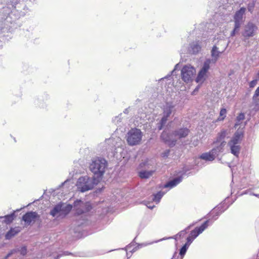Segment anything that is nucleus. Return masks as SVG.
Returning <instances> with one entry per match:
<instances>
[{
  "mask_svg": "<svg viewBox=\"0 0 259 259\" xmlns=\"http://www.w3.org/2000/svg\"><path fill=\"white\" fill-rule=\"evenodd\" d=\"M190 132V130L187 127H181L173 130L171 135L179 140L186 138Z\"/></svg>",
  "mask_w": 259,
  "mask_h": 259,
  "instance_id": "14",
  "label": "nucleus"
},
{
  "mask_svg": "<svg viewBox=\"0 0 259 259\" xmlns=\"http://www.w3.org/2000/svg\"><path fill=\"white\" fill-rule=\"evenodd\" d=\"M69 181V180L68 179H67L66 181H65L64 182L62 183L61 185L60 186V187H62L63 186H64L67 182Z\"/></svg>",
  "mask_w": 259,
  "mask_h": 259,
  "instance_id": "52",
  "label": "nucleus"
},
{
  "mask_svg": "<svg viewBox=\"0 0 259 259\" xmlns=\"http://www.w3.org/2000/svg\"><path fill=\"white\" fill-rule=\"evenodd\" d=\"M167 119H168L165 117H162L159 122L157 124V127L159 131L161 130L163 128L166 123Z\"/></svg>",
  "mask_w": 259,
  "mask_h": 259,
  "instance_id": "35",
  "label": "nucleus"
},
{
  "mask_svg": "<svg viewBox=\"0 0 259 259\" xmlns=\"http://www.w3.org/2000/svg\"><path fill=\"white\" fill-rule=\"evenodd\" d=\"M182 181V176H178L168 181L164 185L163 188L171 189L177 186Z\"/></svg>",
  "mask_w": 259,
  "mask_h": 259,
  "instance_id": "22",
  "label": "nucleus"
},
{
  "mask_svg": "<svg viewBox=\"0 0 259 259\" xmlns=\"http://www.w3.org/2000/svg\"><path fill=\"white\" fill-rule=\"evenodd\" d=\"M175 107L172 102H166L163 108V116L168 119L172 112L175 111Z\"/></svg>",
  "mask_w": 259,
  "mask_h": 259,
  "instance_id": "18",
  "label": "nucleus"
},
{
  "mask_svg": "<svg viewBox=\"0 0 259 259\" xmlns=\"http://www.w3.org/2000/svg\"><path fill=\"white\" fill-rule=\"evenodd\" d=\"M128 256H128V258H130V257H131V256H132V255H130V254H128Z\"/></svg>",
  "mask_w": 259,
  "mask_h": 259,
  "instance_id": "61",
  "label": "nucleus"
},
{
  "mask_svg": "<svg viewBox=\"0 0 259 259\" xmlns=\"http://www.w3.org/2000/svg\"><path fill=\"white\" fill-rule=\"evenodd\" d=\"M258 79H259V77L258 76V77H256L255 79H254L252 81H251L249 83V87L250 88H254L255 86V85L256 84Z\"/></svg>",
  "mask_w": 259,
  "mask_h": 259,
  "instance_id": "43",
  "label": "nucleus"
},
{
  "mask_svg": "<svg viewBox=\"0 0 259 259\" xmlns=\"http://www.w3.org/2000/svg\"><path fill=\"white\" fill-rule=\"evenodd\" d=\"M226 142L225 141H222L220 144L212 148L210 151L215 157L218 156L220 153H222L224 150V147Z\"/></svg>",
  "mask_w": 259,
  "mask_h": 259,
  "instance_id": "24",
  "label": "nucleus"
},
{
  "mask_svg": "<svg viewBox=\"0 0 259 259\" xmlns=\"http://www.w3.org/2000/svg\"><path fill=\"white\" fill-rule=\"evenodd\" d=\"M128 253L127 252H126L127 256H128Z\"/></svg>",
  "mask_w": 259,
  "mask_h": 259,
  "instance_id": "62",
  "label": "nucleus"
},
{
  "mask_svg": "<svg viewBox=\"0 0 259 259\" xmlns=\"http://www.w3.org/2000/svg\"><path fill=\"white\" fill-rule=\"evenodd\" d=\"M128 256H128V258H130V257H131V256H132V255H130V254H128Z\"/></svg>",
  "mask_w": 259,
  "mask_h": 259,
  "instance_id": "58",
  "label": "nucleus"
},
{
  "mask_svg": "<svg viewBox=\"0 0 259 259\" xmlns=\"http://www.w3.org/2000/svg\"><path fill=\"white\" fill-rule=\"evenodd\" d=\"M145 204L146 206L150 209H152L154 207H155V205H153L150 202H145Z\"/></svg>",
  "mask_w": 259,
  "mask_h": 259,
  "instance_id": "48",
  "label": "nucleus"
},
{
  "mask_svg": "<svg viewBox=\"0 0 259 259\" xmlns=\"http://www.w3.org/2000/svg\"><path fill=\"white\" fill-rule=\"evenodd\" d=\"M209 220L205 221L199 227H196L191 231L189 235L195 239L199 234L202 233L208 226Z\"/></svg>",
  "mask_w": 259,
  "mask_h": 259,
  "instance_id": "15",
  "label": "nucleus"
},
{
  "mask_svg": "<svg viewBox=\"0 0 259 259\" xmlns=\"http://www.w3.org/2000/svg\"><path fill=\"white\" fill-rule=\"evenodd\" d=\"M88 223V218L87 216L82 214H77L73 225L78 227H83Z\"/></svg>",
  "mask_w": 259,
  "mask_h": 259,
  "instance_id": "21",
  "label": "nucleus"
},
{
  "mask_svg": "<svg viewBox=\"0 0 259 259\" xmlns=\"http://www.w3.org/2000/svg\"><path fill=\"white\" fill-rule=\"evenodd\" d=\"M178 237H179V236H175V235L172 237H169L168 238H163V239H161L160 240H166L167 239H175V240H177Z\"/></svg>",
  "mask_w": 259,
  "mask_h": 259,
  "instance_id": "51",
  "label": "nucleus"
},
{
  "mask_svg": "<svg viewBox=\"0 0 259 259\" xmlns=\"http://www.w3.org/2000/svg\"><path fill=\"white\" fill-rule=\"evenodd\" d=\"M128 256H128V258H130V257H131V256H132V255H130V254H128Z\"/></svg>",
  "mask_w": 259,
  "mask_h": 259,
  "instance_id": "60",
  "label": "nucleus"
},
{
  "mask_svg": "<svg viewBox=\"0 0 259 259\" xmlns=\"http://www.w3.org/2000/svg\"><path fill=\"white\" fill-rule=\"evenodd\" d=\"M128 256H128V258H130V257H131V256H132V255H130V254H128Z\"/></svg>",
  "mask_w": 259,
  "mask_h": 259,
  "instance_id": "59",
  "label": "nucleus"
},
{
  "mask_svg": "<svg viewBox=\"0 0 259 259\" xmlns=\"http://www.w3.org/2000/svg\"><path fill=\"white\" fill-rule=\"evenodd\" d=\"M234 28L237 29L238 30H240V27L243 21H238V20H234Z\"/></svg>",
  "mask_w": 259,
  "mask_h": 259,
  "instance_id": "40",
  "label": "nucleus"
},
{
  "mask_svg": "<svg viewBox=\"0 0 259 259\" xmlns=\"http://www.w3.org/2000/svg\"><path fill=\"white\" fill-rule=\"evenodd\" d=\"M257 30V26L253 22L249 21L245 25L244 30L242 32V35L245 39H248L255 35Z\"/></svg>",
  "mask_w": 259,
  "mask_h": 259,
  "instance_id": "12",
  "label": "nucleus"
},
{
  "mask_svg": "<svg viewBox=\"0 0 259 259\" xmlns=\"http://www.w3.org/2000/svg\"><path fill=\"white\" fill-rule=\"evenodd\" d=\"M244 136L243 129H238L234 134L232 138L228 143L239 145Z\"/></svg>",
  "mask_w": 259,
  "mask_h": 259,
  "instance_id": "16",
  "label": "nucleus"
},
{
  "mask_svg": "<svg viewBox=\"0 0 259 259\" xmlns=\"http://www.w3.org/2000/svg\"><path fill=\"white\" fill-rule=\"evenodd\" d=\"M95 178H91L89 176L80 177L77 182V187L81 192H85L92 190L95 185H97L95 182Z\"/></svg>",
  "mask_w": 259,
  "mask_h": 259,
  "instance_id": "4",
  "label": "nucleus"
},
{
  "mask_svg": "<svg viewBox=\"0 0 259 259\" xmlns=\"http://www.w3.org/2000/svg\"><path fill=\"white\" fill-rule=\"evenodd\" d=\"M121 113L119 114L118 116H116L114 117V119H113V122H114L115 124L118 123L119 122L121 121Z\"/></svg>",
  "mask_w": 259,
  "mask_h": 259,
  "instance_id": "46",
  "label": "nucleus"
},
{
  "mask_svg": "<svg viewBox=\"0 0 259 259\" xmlns=\"http://www.w3.org/2000/svg\"><path fill=\"white\" fill-rule=\"evenodd\" d=\"M76 209L77 214H82L91 210L92 206L89 201L84 202L80 199H77L73 202L72 205Z\"/></svg>",
  "mask_w": 259,
  "mask_h": 259,
  "instance_id": "7",
  "label": "nucleus"
},
{
  "mask_svg": "<svg viewBox=\"0 0 259 259\" xmlns=\"http://www.w3.org/2000/svg\"><path fill=\"white\" fill-rule=\"evenodd\" d=\"M6 6L0 9V33L8 30L7 22H8V16L12 12V10L15 8L16 5L14 0H4ZM3 47V42L0 41V49Z\"/></svg>",
  "mask_w": 259,
  "mask_h": 259,
  "instance_id": "2",
  "label": "nucleus"
},
{
  "mask_svg": "<svg viewBox=\"0 0 259 259\" xmlns=\"http://www.w3.org/2000/svg\"><path fill=\"white\" fill-rule=\"evenodd\" d=\"M27 253L26 246L18 247L12 249L4 257L0 259H22Z\"/></svg>",
  "mask_w": 259,
  "mask_h": 259,
  "instance_id": "6",
  "label": "nucleus"
},
{
  "mask_svg": "<svg viewBox=\"0 0 259 259\" xmlns=\"http://www.w3.org/2000/svg\"><path fill=\"white\" fill-rule=\"evenodd\" d=\"M195 239L189 235L186 238V242L184 244L187 246L189 247L190 244L192 243Z\"/></svg>",
  "mask_w": 259,
  "mask_h": 259,
  "instance_id": "41",
  "label": "nucleus"
},
{
  "mask_svg": "<svg viewBox=\"0 0 259 259\" xmlns=\"http://www.w3.org/2000/svg\"><path fill=\"white\" fill-rule=\"evenodd\" d=\"M227 110L225 108H221L220 112V117L217 119V121H223L226 117Z\"/></svg>",
  "mask_w": 259,
  "mask_h": 259,
  "instance_id": "36",
  "label": "nucleus"
},
{
  "mask_svg": "<svg viewBox=\"0 0 259 259\" xmlns=\"http://www.w3.org/2000/svg\"><path fill=\"white\" fill-rule=\"evenodd\" d=\"M239 31L237 30V29H233V30L231 31V36H234L235 35V34L238 33Z\"/></svg>",
  "mask_w": 259,
  "mask_h": 259,
  "instance_id": "49",
  "label": "nucleus"
},
{
  "mask_svg": "<svg viewBox=\"0 0 259 259\" xmlns=\"http://www.w3.org/2000/svg\"><path fill=\"white\" fill-rule=\"evenodd\" d=\"M128 108H126L124 110L123 113L125 114H128Z\"/></svg>",
  "mask_w": 259,
  "mask_h": 259,
  "instance_id": "55",
  "label": "nucleus"
},
{
  "mask_svg": "<svg viewBox=\"0 0 259 259\" xmlns=\"http://www.w3.org/2000/svg\"><path fill=\"white\" fill-rule=\"evenodd\" d=\"M245 118V115L243 113H240L238 114V115L236 117V120L238 122H240L241 120H243Z\"/></svg>",
  "mask_w": 259,
  "mask_h": 259,
  "instance_id": "45",
  "label": "nucleus"
},
{
  "mask_svg": "<svg viewBox=\"0 0 259 259\" xmlns=\"http://www.w3.org/2000/svg\"><path fill=\"white\" fill-rule=\"evenodd\" d=\"M239 31L237 30V29H233V30L231 31V36H234L235 35V34L238 33Z\"/></svg>",
  "mask_w": 259,
  "mask_h": 259,
  "instance_id": "50",
  "label": "nucleus"
},
{
  "mask_svg": "<svg viewBox=\"0 0 259 259\" xmlns=\"http://www.w3.org/2000/svg\"><path fill=\"white\" fill-rule=\"evenodd\" d=\"M189 247L187 245L184 244L179 250V256H178L175 259H183L184 256L185 255L187 250L188 249Z\"/></svg>",
  "mask_w": 259,
  "mask_h": 259,
  "instance_id": "34",
  "label": "nucleus"
},
{
  "mask_svg": "<svg viewBox=\"0 0 259 259\" xmlns=\"http://www.w3.org/2000/svg\"><path fill=\"white\" fill-rule=\"evenodd\" d=\"M190 170V169L187 168L186 166H184L182 169L178 172V176H182V179H183V177L185 176L188 175L187 174L188 171Z\"/></svg>",
  "mask_w": 259,
  "mask_h": 259,
  "instance_id": "39",
  "label": "nucleus"
},
{
  "mask_svg": "<svg viewBox=\"0 0 259 259\" xmlns=\"http://www.w3.org/2000/svg\"><path fill=\"white\" fill-rule=\"evenodd\" d=\"M164 194L165 192L159 191L156 193L153 194L152 195L153 198L152 199L153 201L156 202V204H157L160 202V200Z\"/></svg>",
  "mask_w": 259,
  "mask_h": 259,
  "instance_id": "32",
  "label": "nucleus"
},
{
  "mask_svg": "<svg viewBox=\"0 0 259 259\" xmlns=\"http://www.w3.org/2000/svg\"><path fill=\"white\" fill-rule=\"evenodd\" d=\"M228 135V131L226 129H222L220 133H219L217 135L216 140L214 142V144L217 143H221L222 141H224L225 138Z\"/></svg>",
  "mask_w": 259,
  "mask_h": 259,
  "instance_id": "28",
  "label": "nucleus"
},
{
  "mask_svg": "<svg viewBox=\"0 0 259 259\" xmlns=\"http://www.w3.org/2000/svg\"><path fill=\"white\" fill-rule=\"evenodd\" d=\"M170 150L166 149L161 154V156L163 158H167L169 155Z\"/></svg>",
  "mask_w": 259,
  "mask_h": 259,
  "instance_id": "44",
  "label": "nucleus"
},
{
  "mask_svg": "<svg viewBox=\"0 0 259 259\" xmlns=\"http://www.w3.org/2000/svg\"><path fill=\"white\" fill-rule=\"evenodd\" d=\"M160 138L170 148L174 147L177 143V140L171 139L170 134L164 131L161 133Z\"/></svg>",
  "mask_w": 259,
  "mask_h": 259,
  "instance_id": "17",
  "label": "nucleus"
},
{
  "mask_svg": "<svg viewBox=\"0 0 259 259\" xmlns=\"http://www.w3.org/2000/svg\"><path fill=\"white\" fill-rule=\"evenodd\" d=\"M222 53V52H220L219 51V48L217 47L216 45H214L212 47V49L211 50V56L215 61L218 60V58H219L220 55Z\"/></svg>",
  "mask_w": 259,
  "mask_h": 259,
  "instance_id": "30",
  "label": "nucleus"
},
{
  "mask_svg": "<svg viewBox=\"0 0 259 259\" xmlns=\"http://www.w3.org/2000/svg\"><path fill=\"white\" fill-rule=\"evenodd\" d=\"M142 136V132L140 129L137 128H132L127 133V143L130 146L137 145L140 143Z\"/></svg>",
  "mask_w": 259,
  "mask_h": 259,
  "instance_id": "5",
  "label": "nucleus"
},
{
  "mask_svg": "<svg viewBox=\"0 0 259 259\" xmlns=\"http://www.w3.org/2000/svg\"><path fill=\"white\" fill-rule=\"evenodd\" d=\"M49 99V95L44 94L42 95L39 96L37 99L34 100V104L40 108H44L47 106V102Z\"/></svg>",
  "mask_w": 259,
  "mask_h": 259,
  "instance_id": "20",
  "label": "nucleus"
},
{
  "mask_svg": "<svg viewBox=\"0 0 259 259\" xmlns=\"http://www.w3.org/2000/svg\"><path fill=\"white\" fill-rule=\"evenodd\" d=\"M21 209V208L17 209L16 210H13L10 214H7L4 216H1L0 217V219H4L2 221L3 223L7 225H10L16 218L17 215L16 214V212L19 211Z\"/></svg>",
  "mask_w": 259,
  "mask_h": 259,
  "instance_id": "19",
  "label": "nucleus"
},
{
  "mask_svg": "<svg viewBox=\"0 0 259 259\" xmlns=\"http://www.w3.org/2000/svg\"><path fill=\"white\" fill-rule=\"evenodd\" d=\"M246 11L245 7H241L237 10L234 15V20L243 21V15Z\"/></svg>",
  "mask_w": 259,
  "mask_h": 259,
  "instance_id": "26",
  "label": "nucleus"
},
{
  "mask_svg": "<svg viewBox=\"0 0 259 259\" xmlns=\"http://www.w3.org/2000/svg\"><path fill=\"white\" fill-rule=\"evenodd\" d=\"M72 208V204H67L64 205L63 202H60L51 209L49 214L54 218H64L69 213Z\"/></svg>",
  "mask_w": 259,
  "mask_h": 259,
  "instance_id": "3",
  "label": "nucleus"
},
{
  "mask_svg": "<svg viewBox=\"0 0 259 259\" xmlns=\"http://www.w3.org/2000/svg\"><path fill=\"white\" fill-rule=\"evenodd\" d=\"M230 147L231 153L235 156L238 157L241 147L240 145L228 143Z\"/></svg>",
  "mask_w": 259,
  "mask_h": 259,
  "instance_id": "25",
  "label": "nucleus"
},
{
  "mask_svg": "<svg viewBox=\"0 0 259 259\" xmlns=\"http://www.w3.org/2000/svg\"><path fill=\"white\" fill-rule=\"evenodd\" d=\"M253 195L257 197H259V194H253Z\"/></svg>",
  "mask_w": 259,
  "mask_h": 259,
  "instance_id": "57",
  "label": "nucleus"
},
{
  "mask_svg": "<svg viewBox=\"0 0 259 259\" xmlns=\"http://www.w3.org/2000/svg\"><path fill=\"white\" fill-rule=\"evenodd\" d=\"M259 96V86L256 89L254 94L253 96L252 99L255 100L257 97Z\"/></svg>",
  "mask_w": 259,
  "mask_h": 259,
  "instance_id": "47",
  "label": "nucleus"
},
{
  "mask_svg": "<svg viewBox=\"0 0 259 259\" xmlns=\"http://www.w3.org/2000/svg\"><path fill=\"white\" fill-rule=\"evenodd\" d=\"M195 223H193L189 225L184 230L179 232L175 236H179V238H183L188 233V231L195 225Z\"/></svg>",
  "mask_w": 259,
  "mask_h": 259,
  "instance_id": "33",
  "label": "nucleus"
},
{
  "mask_svg": "<svg viewBox=\"0 0 259 259\" xmlns=\"http://www.w3.org/2000/svg\"><path fill=\"white\" fill-rule=\"evenodd\" d=\"M196 70L194 67L185 65L181 69V76L182 80L189 83L192 80V78L195 74Z\"/></svg>",
  "mask_w": 259,
  "mask_h": 259,
  "instance_id": "9",
  "label": "nucleus"
},
{
  "mask_svg": "<svg viewBox=\"0 0 259 259\" xmlns=\"http://www.w3.org/2000/svg\"><path fill=\"white\" fill-rule=\"evenodd\" d=\"M20 227H11L10 230L6 233L5 238L6 240H10L13 237L17 235L21 231Z\"/></svg>",
  "mask_w": 259,
  "mask_h": 259,
  "instance_id": "23",
  "label": "nucleus"
},
{
  "mask_svg": "<svg viewBox=\"0 0 259 259\" xmlns=\"http://www.w3.org/2000/svg\"><path fill=\"white\" fill-rule=\"evenodd\" d=\"M155 170H142L139 172V176L141 179H147L150 178L153 173Z\"/></svg>",
  "mask_w": 259,
  "mask_h": 259,
  "instance_id": "31",
  "label": "nucleus"
},
{
  "mask_svg": "<svg viewBox=\"0 0 259 259\" xmlns=\"http://www.w3.org/2000/svg\"><path fill=\"white\" fill-rule=\"evenodd\" d=\"M199 158L202 160H204L206 161H213L215 157L212 154V153L209 151L207 152H204L202 153L199 157Z\"/></svg>",
  "mask_w": 259,
  "mask_h": 259,
  "instance_id": "27",
  "label": "nucleus"
},
{
  "mask_svg": "<svg viewBox=\"0 0 259 259\" xmlns=\"http://www.w3.org/2000/svg\"><path fill=\"white\" fill-rule=\"evenodd\" d=\"M256 0H252L251 2L248 3L247 5V10L251 13H252L255 7Z\"/></svg>",
  "mask_w": 259,
  "mask_h": 259,
  "instance_id": "38",
  "label": "nucleus"
},
{
  "mask_svg": "<svg viewBox=\"0 0 259 259\" xmlns=\"http://www.w3.org/2000/svg\"><path fill=\"white\" fill-rule=\"evenodd\" d=\"M40 219V215L36 211H28L25 213L22 217V221L24 222L26 226H30Z\"/></svg>",
  "mask_w": 259,
  "mask_h": 259,
  "instance_id": "10",
  "label": "nucleus"
},
{
  "mask_svg": "<svg viewBox=\"0 0 259 259\" xmlns=\"http://www.w3.org/2000/svg\"><path fill=\"white\" fill-rule=\"evenodd\" d=\"M228 198L227 197L225 200L220 203L219 205L214 207L210 212L208 214L212 215V219L217 220L219 217L226 210L229 206L234 202V201L229 204L226 202V199Z\"/></svg>",
  "mask_w": 259,
  "mask_h": 259,
  "instance_id": "8",
  "label": "nucleus"
},
{
  "mask_svg": "<svg viewBox=\"0 0 259 259\" xmlns=\"http://www.w3.org/2000/svg\"><path fill=\"white\" fill-rule=\"evenodd\" d=\"M210 62L209 59H207L204 62L202 68L198 72L195 79V81L197 83L202 84L206 80V73L210 68Z\"/></svg>",
  "mask_w": 259,
  "mask_h": 259,
  "instance_id": "11",
  "label": "nucleus"
},
{
  "mask_svg": "<svg viewBox=\"0 0 259 259\" xmlns=\"http://www.w3.org/2000/svg\"><path fill=\"white\" fill-rule=\"evenodd\" d=\"M201 42L199 40L194 41L189 44V47L187 48L183 47L181 50V54H185L187 52L190 54L196 55L197 54L201 49Z\"/></svg>",
  "mask_w": 259,
  "mask_h": 259,
  "instance_id": "13",
  "label": "nucleus"
},
{
  "mask_svg": "<svg viewBox=\"0 0 259 259\" xmlns=\"http://www.w3.org/2000/svg\"><path fill=\"white\" fill-rule=\"evenodd\" d=\"M180 67H181V65H180V63H178V64H177L175 65V67H174V69H173V70L170 72V75H167V76H166L165 77H166V78H167V77H168V76H170V75H174V72H175L176 70H178L180 69Z\"/></svg>",
  "mask_w": 259,
  "mask_h": 259,
  "instance_id": "42",
  "label": "nucleus"
},
{
  "mask_svg": "<svg viewBox=\"0 0 259 259\" xmlns=\"http://www.w3.org/2000/svg\"><path fill=\"white\" fill-rule=\"evenodd\" d=\"M199 88H200V85H198L196 87V88L195 89V90H194V92H197V91L199 90Z\"/></svg>",
  "mask_w": 259,
  "mask_h": 259,
  "instance_id": "54",
  "label": "nucleus"
},
{
  "mask_svg": "<svg viewBox=\"0 0 259 259\" xmlns=\"http://www.w3.org/2000/svg\"><path fill=\"white\" fill-rule=\"evenodd\" d=\"M132 243L127 246V250H128L129 251L131 252V253H133L137 251L138 249L140 247H141L142 246L146 245V244L144 245L143 244H139L137 246L134 247L132 250H130L131 246L132 245Z\"/></svg>",
  "mask_w": 259,
  "mask_h": 259,
  "instance_id": "37",
  "label": "nucleus"
},
{
  "mask_svg": "<svg viewBox=\"0 0 259 259\" xmlns=\"http://www.w3.org/2000/svg\"><path fill=\"white\" fill-rule=\"evenodd\" d=\"M70 255H73L74 256H82V253H81L80 252H76L75 253H72L68 251H62L61 253H58L57 256L54 257V259H59L62 256Z\"/></svg>",
  "mask_w": 259,
  "mask_h": 259,
  "instance_id": "29",
  "label": "nucleus"
},
{
  "mask_svg": "<svg viewBox=\"0 0 259 259\" xmlns=\"http://www.w3.org/2000/svg\"><path fill=\"white\" fill-rule=\"evenodd\" d=\"M255 228H256V230L259 231V225H256Z\"/></svg>",
  "mask_w": 259,
  "mask_h": 259,
  "instance_id": "56",
  "label": "nucleus"
},
{
  "mask_svg": "<svg viewBox=\"0 0 259 259\" xmlns=\"http://www.w3.org/2000/svg\"><path fill=\"white\" fill-rule=\"evenodd\" d=\"M177 252L176 251L174 252V254H173V255H172V258H171V259L175 258H176V256H177Z\"/></svg>",
  "mask_w": 259,
  "mask_h": 259,
  "instance_id": "53",
  "label": "nucleus"
},
{
  "mask_svg": "<svg viewBox=\"0 0 259 259\" xmlns=\"http://www.w3.org/2000/svg\"><path fill=\"white\" fill-rule=\"evenodd\" d=\"M108 162L104 158L97 157L92 160L89 168L94 175L93 177L96 179V183H99L102 180Z\"/></svg>",
  "mask_w": 259,
  "mask_h": 259,
  "instance_id": "1",
  "label": "nucleus"
}]
</instances>
